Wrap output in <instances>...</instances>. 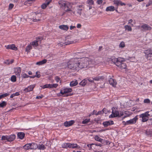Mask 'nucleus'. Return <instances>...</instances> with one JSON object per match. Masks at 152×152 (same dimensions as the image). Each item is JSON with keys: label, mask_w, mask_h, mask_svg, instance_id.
Here are the masks:
<instances>
[{"label": "nucleus", "mask_w": 152, "mask_h": 152, "mask_svg": "<svg viewBox=\"0 0 152 152\" xmlns=\"http://www.w3.org/2000/svg\"><path fill=\"white\" fill-rule=\"evenodd\" d=\"M14 73L18 77H20V74L21 72V69L20 67H17L14 69Z\"/></svg>", "instance_id": "9"}, {"label": "nucleus", "mask_w": 152, "mask_h": 152, "mask_svg": "<svg viewBox=\"0 0 152 152\" xmlns=\"http://www.w3.org/2000/svg\"><path fill=\"white\" fill-rule=\"evenodd\" d=\"M148 112H146L145 113L142 114L140 115V117L142 118V121L143 122H145L147 121L149 119L150 115L148 114Z\"/></svg>", "instance_id": "7"}, {"label": "nucleus", "mask_w": 152, "mask_h": 152, "mask_svg": "<svg viewBox=\"0 0 152 152\" xmlns=\"http://www.w3.org/2000/svg\"><path fill=\"white\" fill-rule=\"evenodd\" d=\"M124 28L125 29L128 31H131L132 30V28L129 26L128 25H126L124 26Z\"/></svg>", "instance_id": "36"}, {"label": "nucleus", "mask_w": 152, "mask_h": 152, "mask_svg": "<svg viewBox=\"0 0 152 152\" xmlns=\"http://www.w3.org/2000/svg\"><path fill=\"white\" fill-rule=\"evenodd\" d=\"M114 4L116 5L117 7H118V6L119 5H121V6H125L126 5V4L124 3H123L120 0H114L113 1Z\"/></svg>", "instance_id": "10"}, {"label": "nucleus", "mask_w": 152, "mask_h": 152, "mask_svg": "<svg viewBox=\"0 0 152 152\" xmlns=\"http://www.w3.org/2000/svg\"><path fill=\"white\" fill-rule=\"evenodd\" d=\"M67 66L70 69L79 70L78 58H74L71 59L68 62Z\"/></svg>", "instance_id": "2"}, {"label": "nucleus", "mask_w": 152, "mask_h": 152, "mask_svg": "<svg viewBox=\"0 0 152 152\" xmlns=\"http://www.w3.org/2000/svg\"><path fill=\"white\" fill-rule=\"evenodd\" d=\"M42 87L43 89H44L45 88H48V84H45Z\"/></svg>", "instance_id": "59"}, {"label": "nucleus", "mask_w": 152, "mask_h": 152, "mask_svg": "<svg viewBox=\"0 0 152 152\" xmlns=\"http://www.w3.org/2000/svg\"><path fill=\"white\" fill-rule=\"evenodd\" d=\"M9 94H10L9 93H6L1 94V96H2V98H4V97H6L7 96L9 95Z\"/></svg>", "instance_id": "48"}, {"label": "nucleus", "mask_w": 152, "mask_h": 152, "mask_svg": "<svg viewBox=\"0 0 152 152\" xmlns=\"http://www.w3.org/2000/svg\"><path fill=\"white\" fill-rule=\"evenodd\" d=\"M151 5H152V1H150L146 5V6L147 7Z\"/></svg>", "instance_id": "47"}, {"label": "nucleus", "mask_w": 152, "mask_h": 152, "mask_svg": "<svg viewBox=\"0 0 152 152\" xmlns=\"http://www.w3.org/2000/svg\"><path fill=\"white\" fill-rule=\"evenodd\" d=\"M113 124H114L113 121L111 120L104 121L103 123V125L105 127H107Z\"/></svg>", "instance_id": "13"}, {"label": "nucleus", "mask_w": 152, "mask_h": 152, "mask_svg": "<svg viewBox=\"0 0 152 152\" xmlns=\"http://www.w3.org/2000/svg\"><path fill=\"white\" fill-rule=\"evenodd\" d=\"M137 119L138 118L137 116L134 118V124L136 123V121L137 120Z\"/></svg>", "instance_id": "58"}, {"label": "nucleus", "mask_w": 152, "mask_h": 152, "mask_svg": "<svg viewBox=\"0 0 152 152\" xmlns=\"http://www.w3.org/2000/svg\"><path fill=\"white\" fill-rule=\"evenodd\" d=\"M87 82V80L86 79H84L80 83V84L83 86H84L86 85Z\"/></svg>", "instance_id": "33"}, {"label": "nucleus", "mask_w": 152, "mask_h": 152, "mask_svg": "<svg viewBox=\"0 0 152 152\" xmlns=\"http://www.w3.org/2000/svg\"><path fill=\"white\" fill-rule=\"evenodd\" d=\"M48 88H52V84H48Z\"/></svg>", "instance_id": "63"}, {"label": "nucleus", "mask_w": 152, "mask_h": 152, "mask_svg": "<svg viewBox=\"0 0 152 152\" xmlns=\"http://www.w3.org/2000/svg\"><path fill=\"white\" fill-rule=\"evenodd\" d=\"M34 14L36 15V16L35 17H33V21L34 22H37L40 21V17L41 16V14L40 13L36 14V13H35Z\"/></svg>", "instance_id": "12"}, {"label": "nucleus", "mask_w": 152, "mask_h": 152, "mask_svg": "<svg viewBox=\"0 0 152 152\" xmlns=\"http://www.w3.org/2000/svg\"><path fill=\"white\" fill-rule=\"evenodd\" d=\"M115 10V7L113 6H110L107 7L106 9V11H113Z\"/></svg>", "instance_id": "23"}, {"label": "nucleus", "mask_w": 152, "mask_h": 152, "mask_svg": "<svg viewBox=\"0 0 152 152\" xmlns=\"http://www.w3.org/2000/svg\"><path fill=\"white\" fill-rule=\"evenodd\" d=\"M72 148V144L70 143H68L67 148Z\"/></svg>", "instance_id": "57"}, {"label": "nucleus", "mask_w": 152, "mask_h": 152, "mask_svg": "<svg viewBox=\"0 0 152 152\" xmlns=\"http://www.w3.org/2000/svg\"><path fill=\"white\" fill-rule=\"evenodd\" d=\"M94 139L95 140L101 142H102L103 141V139L99 137L98 135L95 136L94 137Z\"/></svg>", "instance_id": "30"}, {"label": "nucleus", "mask_w": 152, "mask_h": 152, "mask_svg": "<svg viewBox=\"0 0 152 152\" xmlns=\"http://www.w3.org/2000/svg\"><path fill=\"white\" fill-rule=\"evenodd\" d=\"M39 150H44L45 148V146L43 144H41L37 146V148Z\"/></svg>", "instance_id": "34"}, {"label": "nucleus", "mask_w": 152, "mask_h": 152, "mask_svg": "<svg viewBox=\"0 0 152 152\" xmlns=\"http://www.w3.org/2000/svg\"><path fill=\"white\" fill-rule=\"evenodd\" d=\"M7 49H11L13 50H16L17 48L15 47L14 44L9 45L7 46H5Z\"/></svg>", "instance_id": "18"}, {"label": "nucleus", "mask_w": 152, "mask_h": 152, "mask_svg": "<svg viewBox=\"0 0 152 152\" xmlns=\"http://www.w3.org/2000/svg\"><path fill=\"white\" fill-rule=\"evenodd\" d=\"M75 26H71L70 27V30H72V29L75 28Z\"/></svg>", "instance_id": "64"}, {"label": "nucleus", "mask_w": 152, "mask_h": 152, "mask_svg": "<svg viewBox=\"0 0 152 152\" xmlns=\"http://www.w3.org/2000/svg\"><path fill=\"white\" fill-rule=\"evenodd\" d=\"M94 144L92 143V144H88V145H87V146L88 148H91V146L92 145H94Z\"/></svg>", "instance_id": "61"}, {"label": "nucleus", "mask_w": 152, "mask_h": 152, "mask_svg": "<svg viewBox=\"0 0 152 152\" xmlns=\"http://www.w3.org/2000/svg\"><path fill=\"white\" fill-rule=\"evenodd\" d=\"M51 1V0H46L45 3L48 6V4H49Z\"/></svg>", "instance_id": "53"}, {"label": "nucleus", "mask_w": 152, "mask_h": 152, "mask_svg": "<svg viewBox=\"0 0 152 152\" xmlns=\"http://www.w3.org/2000/svg\"><path fill=\"white\" fill-rule=\"evenodd\" d=\"M43 97V96H36V98L37 99H41Z\"/></svg>", "instance_id": "56"}, {"label": "nucleus", "mask_w": 152, "mask_h": 152, "mask_svg": "<svg viewBox=\"0 0 152 152\" xmlns=\"http://www.w3.org/2000/svg\"><path fill=\"white\" fill-rule=\"evenodd\" d=\"M6 105V102L5 101H3L1 103H0V107H3L5 106Z\"/></svg>", "instance_id": "41"}, {"label": "nucleus", "mask_w": 152, "mask_h": 152, "mask_svg": "<svg viewBox=\"0 0 152 152\" xmlns=\"http://www.w3.org/2000/svg\"><path fill=\"white\" fill-rule=\"evenodd\" d=\"M23 148L26 150L30 149V145L29 143L26 144L23 146Z\"/></svg>", "instance_id": "32"}, {"label": "nucleus", "mask_w": 152, "mask_h": 152, "mask_svg": "<svg viewBox=\"0 0 152 152\" xmlns=\"http://www.w3.org/2000/svg\"><path fill=\"white\" fill-rule=\"evenodd\" d=\"M87 3L90 5H92L94 4V2L93 0H88Z\"/></svg>", "instance_id": "38"}, {"label": "nucleus", "mask_w": 152, "mask_h": 152, "mask_svg": "<svg viewBox=\"0 0 152 152\" xmlns=\"http://www.w3.org/2000/svg\"><path fill=\"white\" fill-rule=\"evenodd\" d=\"M79 70L92 66L91 65L95 64V61L92 59H90L87 58H78Z\"/></svg>", "instance_id": "1"}, {"label": "nucleus", "mask_w": 152, "mask_h": 152, "mask_svg": "<svg viewBox=\"0 0 152 152\" xmlns=\"http://www.w3.org/2000/svg\"><path fill=\"white\" fill-rule=\"evenodd\" d=\"M21 77L23 78H27L29 77V76L26 73H22L21 75Z\"/></svg>", "instance_id": "42"}, {"label": "nucleus", "mask_w": 152, "mask_h": 152, "mask_svg": "<svg viewBox=\"0 0 152 152\" xmlns=\"http://www.w3.org/2000/svg\"><path fill=\"white\" fill-rule=\"evenodd\" d=\"M55 79L56 82L58 83L59 82L60 78L58 76H56L55 77Z\"/></svg>", "instance_id": "50"}, {"label": "nucleus", "mask_w": 152, "mask_h": 152, "mask_svg": "<svg viewBox=\"0 0 152 152\" xmlns=\"http://www.w3.org/2000/svg\"><path fill=\"white\" fill-rule=\"evenodd\" d=\"M18 136L19 138L22 139L25 137V134L23 132H19L18 134Z\"/></svg>", "instance_id": "27"}, {"label": "nucleus", "mask_w": 152, "mask_h": 152, "mask_svg": "<svg viewBox=\"0 0 152 152\" xmlns=\"http://www.w3.org/2000/svg\"><path fill=\"white\" fill-rule=\"evenodd\" d=\"M133 123V119H131L129 120L128 121L126 122V124H132Z\"/></svg>", "instance_id": "46"}, {"label": "nucleus", "mask_w": 152, "mask_h": 152, "mask_svg": "<svg viewBox=\"0 0 152 152\" xmlns=\"http://www.w3.org/2000/svg\"><path fill=\"white\" fill-rule=\"evenodd\" d=\"M141 28L145 30H151L152 28L148 25L144 24L141 26Z\"/></svg>", "instance_id": "16"}, {"label": "nucleus", "mask_w": 152, "mask_h": 152, "mask_svg": "<svg viewBox=\"0 0 152 152\" xmlns=\"http://www.w3.org/2000/svg\"><path fill=\"white\" fill-rule=\"evenodd\" d=\"M88 81L89 82H91V83H93L94 82V80H93H93H92L91 79H90V78H89L88 79Z\"/></svg>", "instance_id": "62"}, {"label": "nucleus", "mask_w": 152, "mask_h": 152, "mask_svg": "<svg viewBox=\"0 0 152 152\" xmlns=\"http://www.w3.org/2000/svg\"><path fill=\"white\" fill-rule=\"evenodd\" d=\"M59 4L60 5L61 7H64V9L66 11H70V5L69 3L65 1H59Z\"/></svg>", "instance_id": "5"}, {"label": "nucleus", "mask_w": 152, "mask_h": 152, "mask_svg": "<svg viewBox=\"0 0 152 152\" xmlns=\"http://www.w3.org/2000/svg\"><path fill=\"white\" fill-rule=\"evenodd\" d=\"M1 140H7L8 141L7 136H2Z\"/></svg>", "instance_id": "44"}, {"label": "nucleus", "mask_w": 152, "mask_h": 152, "mask_svg": "<svg viewBox=\"0 0 152 152\" xmlns=\"http://www.w3.org/2000/svg\"><path fill=\"white\" fill-rule=\"evenodd\" d=\"M146 134L150 137L152 136V129L147 130L146 131Z\"/></svg>", "instance_id": "31"}, {"label": "nucleus", "mask_w": 152, "mask_h": 152, "mask_svg": "<svg viewBox=\"0 0 152 152\" xmlns=\"http://www.w3.org/2000/svg\"><path fill=\"white\" fill-rule=\"evenodd\" d=\"M112 61L116 65L121 69H125L126 67V64L123 62V59L122 58H113Z\"/></svg>", "instance_id": "3"}, {"label": "nucleus", "mask_w": 152, "mask_h": 152, "mask_svg": "<svg viewBox=\"0 0 152 152\" xmlns=\"http://www.w3.org/2000/svg\"><path fill=\"white\" fill-rule=\"evenodd\" d=\"M144 53L147 55L151 54L152 55V49H149L144 51Z\"/></svg>", "instance_id": "29"}, {"label": "nucleus", "mask_w": 152, "mask_h": 152, "mask_svg": "<svg viewBox=\"0 0 152 152\" xmlns=\"http://www.w3.org/2000/svg\"><path fill=\"white\" fill-rule=\"evenodd\" d=\"M58 86V84L56 83L52 84V88H56Z\"/></svg>", "instance_id": "52"}, {"label": "nucleus", "mask_w": 152, "mask_h": 152, "mask_svg": "<svg viewBox=\"0 0 152 152\" xmlns=\"http://www.w3.org/2000/svg\"><path fill=\"white\" fill-rule=\"evenodd\" d=\"M82 10V9H79L78 6H76L74 8L73 11L72 12L75 15H80Z\"/></svg>", "instance_id": "8"}, {"label": "nucleus", "mask_w": 152, "mask_h": 152, "mask_svg": "<svg viewBox=\"0 0 152 152\" xmlns=\"http://www.w3.org/2000/svg\"><path fill=\"white\" fill-rule=\"evenodd\" d=\"M47 61V60L46 59H44L42 61H39L36 63V64L39 65H41L46 63Z\"/></svg>", "instance_id": "22"}, {"label": "nucleus", "mask_w": 152, "mask_h": 152, "mask_svg": "<svg viewBox=\"0 0 152 152\" xmlns=\"http://www.w3.org/2000/svg\"><path fill=\"white\" fill-rule=\"evenodd\" d=\"M30 145V149H35L37 148V146L36 144L32 142L31 143H29Z\"/></svg>", "instance_id": "21"}, {"label": "nucleus", "mask_w": 152, "mask_h": 152, "mask_svg": "<svg viewBox=\"0 0 152 152\" xmlns=\"http://www.w3.org/2000/svg\"><path fill=\"white\" fill-rule=\"evenodd\" d=\"M75 121L72 120L69 121H66L64 123V125L66 127H69L72 126L74 123Z\"/></svg>", "instance_id": "17"}, {"label": "nucleus", "mask_w": 152, "mask_h": 152, "mask_svg": "<svg viewBox=\"0 0 152 152\" xmlns=\"http://www.w3.org/2000/svg\"><path fill=\"white\" fill-rule=\"evenodd\" d=\"M112 114L109 116V118H112L116 117H121L124 115V113L121 111H118L117 108L114 107L112 108Z\"/></svg>", "instance_id": "4"}, {"label": "nucleus", "mask_w": 152, "mask_h": 152, "mask_svg": "<svg viewBox=\"0 0 152 152\" xmlns=\"http://www.w3.org/2000/svg\"><path fill=\"white\" fill-rule=\"evenodd\" d=\"M125 46V45L124 42H121V43H120L119 45V47L120 48H123Z\"/></svg>", "instance_id": "43"}, {"label": "nucleus", "mask_w": 152, "mask_h": 152, "mask_svg": "<svg viewBox=\"0 0 152 152\" xmlns=\"http://www.w3.org/2000/svg\"><path fill=\"white\" fill-rule=\"evenodd\" d=\"M20 94L19 92H16L15 93H14L12 94L10 96V97L11 98H12L15 96H18Z\"/></svg>", "instance_id": "40"}, {"label": "nucleus", "mask_w": 152, "mask_h": 152, "mask_svg": "<svg viewBox=\"0 0 152 152\" xmlns=\"http://www.w3.org/2000/svg\"><path fill=\"white\" fill-rule=\"evenodd\" d=\"M69 37H68L66 39V41L65 42V45H67L71 44H72L74 42L72 40H67V39H69Z\"/></svg>", "instance_id": "26"}, {"label": "nucleus", "mask_w": 152, "mask_h": 152, "mask_svg": "<svg viewBox=\"0 0 152 152\" xmlns=\"http://www.w3.org/2000/svg\"><path fill=\"white\" fill-rule=\"evenodd\" d=\"M90 119H86L83 121L82 122V123L83 124H87L90 121Z\"/></svg>", "instance_id": "39"}, {"label": "nucleus", "mask_w": 152, "mask_h": 152, "mask_svg": "<svg viewBox=\"0 0 152 152\" xmlns=\"http://www.w3.org/2000/svg\"><path fill=\"white\" fill-rule=\"evenodd\" d=\"M78 84L77 81V80H74L72 81L70 83L71 86H76Z\"/></svg>", "instance_id": "24"}, {"label": "nucleus", "mask_w": 152, "mask_h": 152, "mask_svg": "<svg viewBox=\"0 0 152 152\" xmlns=\"http://www.w3.org/2000/svg\"><path fill=\"white\" fill-rule=\"evenodd\" d=\"M60 29L65 31H67L69 28L68 26L66 25H62L59 26Z\"/></svg>", "instance_id": "20"}, {"label": "nucleus", "mask_w": 152, "mask_h": 152, "mask_svg": "<svg viewBox=\"0 0 152 152\" xmlns=\"http://www.w3.org/2000/svg\"><path fill=\"white\" fill-rule=\"evenodd\" d=\"M35 86V85H32L30 86H28L27 88H26L24 90V91L26 92H28L33 90Z\"/></svg>", "instance_id": "14"}, {"label": "nucleus", "mask_w": 152, "mask_h": 152, "mask_svg": "<svg viewBox=\"0 0 152 152\" xmlns=\"http://www.w3.org/2000/svg\"><path fill=\"white\" fill-rule=\"evenodd\" d=\"M32 46L31 45H30V43L27 46L26 48V51L27 52H28L30 51V50L32 49Z\"/></svg>", "instance_id": "28"}, {"label": "nucleus", "mask_w": 152, "mask_h": 152, "mask_svg": "<svg viewBox=\"0 0 152 152\" xmlns=\"http://www.w3.org/2000/svg\"><path fill=\"white\" fill-rule=\"evenodd\" d=\"M47 6V5L45 3H44L43 4L41 5V8L43 9H45L46 7Z\"/></svg>", "instance_id": "49"}, {"label": "nucleus", "mask_w": 152, "mask_h": 152, "mask_svg": "<svg viewBox=\"0 0 152 152\" xmlns=\"http://www.w3.org/2000/svg\"><path fill=\"white\" fill-rule=\"evenodd\" d=\"M72 148H80V146L77 145V144L72 143Z\"/></svg>", "instance_id": "37"}, {"label": "nucleus", "mask_w": 152, "mask_h": 152, "mask_svg": "<svg viewBox=\"0 0 152 152\" xmlns=\"http://www.w3.org/2000/svg\"><path fill=\"white\" fill-rule=\"evenodd\" d=\"M144 102L145 103H149L150 102V100L148 99H144Z\"/></svg>", "instance_id": "51"}, {"label": "nucleus", "mask_w": 152, "mask_h": 152, "mask_svg": "<svg viewBox=\"0 0 152 152\" xmlns=\"http://www.w3.org/2000/svg\"><path fill=\"white\" fill-rule=\"evenodd\" d=\"M109 82L110 84L111 85L115 87L117 84L116 80H114L111 78H110L109 80Z\"/></svg>", "instance_id": "15"}, {"label": "nucleus", "mask_w": 152, "mask_h": 152, "mask_svg": "<svg viewBox=\"0 0 152 152\" xmlns=\"http://www.w3.org/2000/svg\"><path fill=\"white\" fill-rule=\"evenodd\" d=\"M72 91V90L71 88H66L61 90L60 92V93L63 95L64 94L70 92Z\"/></svg>", "instance_id": "11"}, {"label": "nucleus", "mask_w": 152, "mask_h": 152, "mask_svg": "<svg viewBox=\"0 0 152 152\" xmlns=\"http://www.w3.org/2000/svg\"><path fill=\"white\" fill-rule=\"evenodd\" d=\"M68 143H64L62 144V147L63 148H67Z\"/></svg>", "instance_id": "45"}, {"label": "nucleus", "mask_w": 152, "mask_h": 152, "mask_svg": "<svg viewBox=\"0 0 152 152\" xmlns=\"http://www.w3.org/2000/svg\"><path fill=\"white\" fill-rule=\"evenodd\" d=\"M15 135L14 134H12L10 135L7 136L8 141H12L15 139Z\"/></svg>", "instance_id": "19"}, {"label": "nucleus", "mask_w": 152, "mask_h": 152, "mask_svg": "<svg viewBox=\"0 0 152 152\" xmlns=\"http://www.w3.org/2000/svg\"><path fill=\"white\" fill-rule=\"evenodd\" d=\"M14 7V5L12 4H10L9 5V8L10 9H11L12 8Z\"/></svg>", "instance_id": "54"}, {"label": "nucleus", "mask_w": 152, "mask_h": 152, "mask_svg": "<svg viewBox=\"0 0 152 152\" xmlns=\"http://www.w3.org/2000/svg\"><path fill=\"white\" fill-rule=\"evenodd\" d=\"M104 78L103 76H98L93 78V80L96 81H99Z\"/></svg>", "instance_id": "25"}, {"label": "nucleus", "mask_w": 152, "mask_h": 152, "mask_svg": "<svg viewBox=\"0 0 152 152\" xmlns=\"http://www.w3.org/2000/svg\"><path fill=\"white\" fill-rule=\"evenodd\" d=\"M105 130V129H101L99 130H97L96 132H103Z\"/></svg>", "instance_id": "60"}, {"label": "nucleus", "mask_w": 152, "mask_h": 152, "mask_svg": "<svg viewBox=\"0 0 152 152\" xmlns=\"http://www.w3.org/2000/svg\"><path fill=\"white\" fill-rule=\"evenodd\" d=\"M43 38L42 37H39L36 38V39L30 43V45L34 48L36 49L40 44L41 43V41L43 39Z\"/></svg>", "instance_id": "6"}, {"label": "nucleus", "mask_w": 152, "mask_h": 152, "mask_svg": "<svg viewBox=\"0 0 152 152\" xmlns=\"http://www.w3.org/2000/svg\"><path fill=\"white\" fill-rule=\"evenodd\" d=\"M11 80L13 82H15L16 81V77L15 75H12L10 78Z\"/></svg>", "instance_id": "35"}, {"label": "nucleus", "mask_w": 152, "mask_h": 152, "mask_svg": "<svg viewBox=\"0 0 152 152\" xmlns=\"http://www.w3.org/2000/svg\"><path fill=\"white\" fill-rule=\"evenodd\" d=\"M102 0H98L97 1V3L99 4H100L102 3Z\"/></svg>", "instance_id": "55"}]
</instances>
